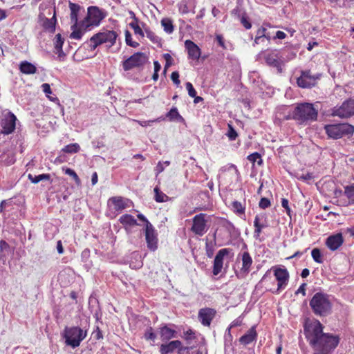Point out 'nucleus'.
Wrapping results in <instances>:
<instances>
[{"label": "nucleus", "mask_w": 354, "mask_h": 354, "mask_svg": "<svg viewBox=\"0 0 354 354\" xmlns=\"http://www.w3.org/2000/svg\"><path fill=\"white\" fill-rule=\"evenodd\" d=\"M324 326L319 320H314L304 327V334L314 354H329L339 342L338 335L323 332Z\"/></svg>", "instance_id": "f257e3e1"}, {"label": "nucleus", "mask_w": 354, "mask_h": 354, "mask_svg": "<svg viewBox=\"0 0 354 354\" xmlns=\"http://www.w3.org/2000/svg\"><path fill=\"white\" fill-rule=\"evenodd\" d=\"M277 115L281 120H294L299 124H307L317 120L318 111L311 103L298 104L294 109L282 106L277 111Z\"/></svg>", "instance_id": "f03ea898"}, {"label": "nucleus", "mask_w": 354, "mask_h": 354, "mask_svg": "<svg viewBox=\"0 0 354 354\" xmlns=\"http://www.w3.org/2000/svg\"><path fill=\"white\" fill-rule=\"evenodd\" d=\"M313 313L319 317H326L331 314L333 303L330 296L323 292L315 293L309 301Z\"/></svg>", "instance_id": "7ed1b4c3"}, {"label": "nucleus", "mask_w": 354, "mask_h": 354, "mask_svg": "<svg viewBox=\"0 0 354 354\" xmlns=\"http://www.w3.org/2000/svg\"><path fill=\"white\" fill-rule=\"evenodd\" d=\"M118 36L117 32L114 30H103L91 37L88 41L90 50H94L97 46L103 44H107V46L110 48L115 44Z\"/></svg>", "instance_id": "20e7f679"}, {"label": "nucleus", "mask_w": 354, "mask_h": 354, "mask_svg": "<svg viewBox=\"0 0 354 354\" xmlns=\"http://www.w3.org/2000/svg\"><path fill=\"white\" fill-rule=\"evenodd\" d=\"M326 133L333 139H339L344 136H351L354 133V127L348 123L326 124L324 127Z\"/></svg>", "instance_id": "39448f33"}, {"label": "nucleus", "mask_w": 354, "mask_h": 354, "mask_svg": "<svg viewBox=\"0 0 354 354\" xmlns=\"http://www.w3.org/2000/svg\"><path fill=\"white\" fill-rule=\"evenodd\" d=\"M86 330H83L79 327L66 328L64 337L66 345L75 348L80 346L81 342L86 336Z\"/></svg>", "instance_id": "423d86ee"}, {"label": "nucleus", "mask_w": 354, "mask_h": 354, "mask_svg": "<svg viewBox=\"0 0 354 354\" xmlns=\"http://www.w3.org/2000/svg\"><path fill=\"white\" fill-rule=\"evenodd\" d=\"M259 57H263L266 63L273 68H276L281 73L282 71V65L285 62V58L281 52L277 50L261 52L259 54Z\"/></svg>", "instance_id": "0eeeda50"}, {"label": "nucleus", "mask_w": 354, "mask_h": 354, "mask_svg": "<svg viewBox=\"0 0 354 354\" xmlns=\"http://www.w3.org/2000/svg\"><path fill=\"white\" fill-rule=\"evenodd\" d=\"M104 17L103 12L98 8L89 7L87 16L81 23V28L86 30L91 26H97Z\"/></svg>", "instance_id": "6e6552de"}, {"label": "nucleus", "mask_w": 354, "mask_h": 354, "mask_svg": "<svg viewBox=\"0 0 354 354\" xmlns=\"http://www.w3.org/2000/svg\"><path fill=\"white\" fill-rule=\"evenodd\" d=\"M147 61L148 57L145 53L138 52L122 62V68L125 71H128L133 68H138L144 66Z\"/></svg>", "instance_id": "1a4fd4ad"}, {"label": "nucleus", "mask_w": 354, "mask_h": 354, "mask_svg": "<svg viewBox=\"0 0 354 354\" xmlns=\"http://www.w3.org/2000/svg\"><path fill=\"white\" fill-rule=\"evenodd\" d=\"M319 77V74L313 75L309 70L302 71L301 75L297 79V84L301 88H310L316 84Z\"/></svg>", "instance_id": "9d476101"}, {"label": "nucleus", "mask_w": 354, "mask_h": 354, "mask_svg": "<svg viewBox=\"0 0 354 354\" xmlns=\"http://www.w3.org/2000/svg\"><path fill=\"white\" fill-rule=\"evenodd\" d=\"M333 115L341 118H348L354 115V99L344 101L340 106L333 110Z\"/></svg>", "instance_id": "9b49d317"}, {"label": "nucleus", "mask_w": 354, "mask_h": 354, "mask_svg": "<svg viewBox=\"0 0 354 354\" xmlns=\"http://www.w3.org/2000/svg\"><path fill=\"white\" fill-rule=\"evenodd\" d=\"M207 214L201 213L193 218L192 231L198 236H203L208 230L207 221L205 219Z\"/></svg>", "instance_id": "f8f14e48"}, {"label": "nucleus", "mask_w": 354, "mask_h": 354, "mask_svg": "<svg viewBox=\"0 0 354 354\" xmlns=\"http://www.w3.org/2000/svg\"><path fill=\"white\" fill-rule=\"evenodd\" d=\"M274 274L277 281V290H272L271 289H266L267 290L272 291V292H279L281 290L285 289L288 285L289 280V273L285 268H276L274 270Z\"/></svg>", "instance_id": "ddd939ff"}, {"label": "nucleus", "mask_w": 354, "mask_h": 354, "mask_svg": "<svg viewBox=\"0 0 354 354\" xmlns=\"http://www.w3.org/2000/svg\"><path fill=\"white\" fill-rule=\"evenodd\" d=\"M145 235L147 248L151 251H155L158 248V238L156 230L151 223H148L145 227Z\"/></svg>", "instance_id": "4468645a"}, {"label": "nucleus", "mask_w": 354, "mask_h": 354, "mask_svg": "<svg viewBox=\"0 0 354 354\" xmlns=\"http://www.w3.org/2000/svg\"><path fill=\"white\" fill-rule=\"evenodd\" d=\"M17 118L16 116L11 112H8L4 117L2 120L1 126L2 130L1 132L3 134H9L11 133L15 129Z\"/></svg>", "instance_id": "2eb2a0df"}, {"label": "nucleus", "mask_w": 354, "mask_h": 354, "mask_svg": "<svg viewBox=\"0 0 354 354\" xmlns=\"http://www.w3.org/2000/svg\"><path fill=\"white\" fill-rule=\"evenodd\" d=\"M230 253V249L223 248L220 250L214 260L213 266V274L214 275H218L222 270L223 266V259L225 256H227Z\"/></svg>", "instance_id": "dca6fc26"}, {"label": "nucleus", "mask_w": 354, "mask_h": 354, "mask_svg": "<svg viewBox=\"0 0 354 354\" xmlns=\"http://www.w3.org/2000/svg\"><path fill=\"white\" fill-rule=\"evenodd\" d=\"M216 314V311L209 308H202L198 312V319L203 326H209Z\"/></svg>", "instance_id": "f3484780"}, {"label": "nucleus", "mask_w": 354, "mask_h": 354, "mask_svg": "<svg viewBox=\"0 0 354 354\" xmlns=\"http://www.w3.org/2000/svg\"><path fill=\"white\" fill-rule=\"evenodd\" d=\"M185 46L187 50L189 58L193 60H198L201 55L200 48L191 40H186Z\"/></svg>", "instance_id": "a211bd4d"}, {"label": "nucleus", "mask_w": 354, "mask_h": 354, "mask_svg": "<svg viewBox=\"0 0 354 354\" xmlns=\"http://www.w3.org/2000/svg\"><path fill=\"white\" fill-rule=\"evenodd\" d=\"M343 243L342 234L330 236L327 239L326 244L331 250H337Z\"/></svg>", "instance_id": "6ab92c4d"}, {"label": "nucleus", "mask_w": 354, "mask_h": 354, "mask_svg": "<svg viewBox=\"0 0 354 354\" xmlns=\"http://www.w3.org/2000/svg\"><path fill=\"white\" fill-rule=\"evenodd\" d=\"M180 345V340H173L167 344H162L160 347V354H171Z\"/></svg>", "instance_id": "aec40b11"}, {"label": "nucleus", "mask_w": 354, "mask_h": 354, "mask_svg": "<svg viewBox=\"0 0 354 354\" xmlns=\"http://www.w3.org/2000/svg\"><path fill=\"white\" fill-rule=\"evenodd\" d=\"M255 328V326L251 327L245 335L240 337L239 342L241 344L248 345L256 339L257 333Z\"/></svg>", "instance_id": "412c9836"}, {"label": "nucleus", "mask_w": 354, "mask_h": 354, "mask_svg": "<svg viewBox=\"0 0 354 354\" xmlns=\"http://www.w3.org/2000/svg\"><path fill=\"white\" fill-rule=\"evenodd\" d=\"M160 336L163 342H167L169 339L176 337V331L169 328L167 326H163L160 328Z\"/></svg>", "instance_id": "4be33fe9"}, {"label": "nucleus", "mask_w": 354, "mask_h": 354, "mask_svg": "<svg viewBox=\"0 0 354 354\" xmlns=\"http://www.w3.org/2000/svg\"><path fill=\"white\" fill-rule=\"evenodd\" d=\"M69 8L71 10V20L73 23L72 28H75L76 26H77V15L79 11L81 9V7L77 3L69 2Z\"/></svg>", "instance_id": "5701e85b"}, {"label": "nucleus", "mask_w": 354, "mask_h": 354, "mask_svg": "<svg viewBox=\"0 0 354 354\" xmlns=\"http://www.w3.org/2000/svg\"><path fill=\"white\" fill-rule=\"evenodd\" d=\"M19 70L26 75H32L37 72L36 66L28 61H23L20 63Z\"/></svg>", "instance_id": "b1692460"}, {"label": "nucleus", "mask_w": 354, "mask_h": 354, "mask_svg": "<svg viewBox=\"0 0 354 354\" xmlns=\"http://www.w3.org/2000/svg\"><path fill=\"white\" fill-rule=\"evenodd\" d=\"M242 268L241 270L243 272L248 273L252 263V259L248 252H244L241 254Z\"/></svg>", "instance_id": "393cba45"}, {"label": "nucleus", "mask_w": 354, "mask_h": 354, "mask_svg": "<svg viewBox=\"0 0 354 354\" xmlns=\"http://www.w3.org/2000/svg\"><path fill=\"white\" fill-rule=\"evenodd\" d=\"M56 21L57 19L55 12L52 18H44L42 26L46 30L53 33L55 31Z\"/></svg>", "instance_id": "a878e982"}, {"label": "nucleus", "mask_w": 354, "mask_h": 354, "mask_svg": "<svg viewBox=\"0 0 354 354\" xmlns=\"http://www.w3.org/2000/svg\"><path fill=\"white\" fill-rule=\"evenodd\" d=\"M109 202H111L113 203L114 209L116 211H121L127 207L125 201L120 196L112 197L109 200Z\"/></svg>", "instance_id": "bb28decb"}, {"label": "nucleus", "mask_w": 354, "mask_h": 354, "mask_svg": "<svg viewBox=\"0 0 354 354\" xmlns=\"http://www.w3.org/2000/svg\"><path fill=\"white\" fill-rule=\"evenodd\" d=\"M64 41V39L62 37L61 34L58 33L55 35V37L54 39V46H55V49L56 50V53L58 54V55L59 57L61 55H64V53L62 50Z\"/></svg>", "instance_id": "cd10ccee"}, {"label": "nucleus", "mask_w": 354, "mask_h": 354, "mask_svg": "<svg viewBox=\"0 0 354 354\" xmlns=\"http://www.w3.org/2000/svg\"><path fill=\"white\" fill-rule=\"evenodd\" d=\"M119 221L124 225L133 226L138 225L137 221L130 214L122 215L120 216Z\"/></svg>", "instance_id": "c85d7f7f"}, {"label": "nucleus", "mask_w": 354, "mask_h": 354, "mask_svg": "<svg viewBox=\"0 0 354 354\" xmlns=\"http://www.w3.org/2000/svg\"><path fill=\"white\" fill-rule=\"evenodd\" d=\"M155 196L154 199L158 203H163L169 201V197L167 196L165 193L160 191V188L156 186L153 189Z\"/></svg>", "instance_id": "c756f323"}, {"label": "nucleus", "mask_w": 354, "mask_h": 354, "mask_svg": "<svg viewBox=\"0 0 354 354\" xmlns=\"http://www.w3.org/2000/svg\"><path fill=\"white\" fill-rule=\"evenodd\" d=\"M344 195L348 200L346 205L354 204V184L344 187Z\"/></svg>", "instance_id": "7c9ffc66"}, {"label": "nucleus", "mask_w": 354, "mask_h": 354, "mask_svg": "<svg viewBox=\"0 0 354 354\" xmlns=\"http://www.w3.org/2000/svg\"><path fill=\"white\" fill-rule=\"evenodd\" d=\"M28 178L31 183L37 184L41 180H49L50 179V175L49 174H42L37 176H33L29 174Z\"/></svg>", "instance_id": "2f4dec72"}, {"label": "nucleus", "mask_w": 354, "mask_h": 354, "mask_svg": "<svg viewBox=\"0 0 354 354\" xmlns=\"http://www.w3.org/2000/svg\"><path fill=\"white\" fill-rule=\"evenodd\" d=\"M161 25L164 28V30L168 33L171 34L174 31V26L172 24V21L171 19L168 18H163L161 20Z\"/></svg>", "instance_id": "473e14b6"}, {"label": "nucleus", "mask_w": 354, "mask_h": 354, "mask_svg": "<svg viewBox=\"0 0 354 354\" xmlns=\"http://www.w3.org/2000/svg\"><path fill=\"white\" fill-rule=\"evenodd\" d=\"M80 147L77 143L69 144L62 149V151L67 153H74L80 151Z\"/></svg>", "instance_id": "72a5a7b5"}, {"label": "nucleus", "mask_w": 354, "mask_h": 354, "mask_svg": "<svg viewBox=\"0 0 354 354\" xmlns=\"http://www.w3.org/2000/svg\"><path fill=\"white\" fill-rule=\"evenodd\" d=\"M232 208L234 212L237 214H243L245 213V206L239 201H234L232 203Z\"/></svg>", "instance_id": "f704fd0d"}, {"label": "nucleus", "mask_w": 354, "mask_h": 354, "mask_svg": "<svg viewBox=\"0 0 354 354\" xmlns=\"http://www.w3.org/2000/svg\"><path fill=\"white\" fill-rule=\"evenodd\" d=\"M167 117L169 118L170 120H183L182 116L179 114L178 109L176 107H173L171 110L167 113Z\"/></svg>", "instance_id": "c9c22d12"}, {"label": "nucleus", "mask_w": 354, "mask_h": 354, "mask_svg": "<svg viewBox=\"0 0 354 354\" xmlns=\"http://www.w3.org/2000/svg\"><path fill=\"white\" fill-rule=\"evenodd\" d=\"M247 158L250 162H252L253 164H254L255 162H257V164L259 165H261L263 163L261 156L257 152H254V153L249 155Z\"/></svg>", "instance_id": "e433bc0d"}, {"label": "nucleus", "mask_w": 354, "mask_h": 354, "mask_svg": "<svg viewBox=\"0 0 354 354\" xmlns=\"http://www.w3.org/2000/svg\"><path fill=\"white\" fill-rule=\"evenodd\" d=\"M62 169L64 171L66 174L71 176L73 178L77 185L81 184V180L74 170L70 168H63Z\"/></svg>", "instance_id": "4c0bfd02"}, {"label": "nucleus", "mask_w": 354, "mask_h": 354, "mask_svg": "<svg viewBox=\"0 0 354 354\" xmlns=\"http://www.w3.org/2000/svg\"><path fill=\"white\" fill-rule=\"evenodd\" d=\"M254 237L256 239H258L262 230L268 226L267 224H259L257 222H254Z\"/></svg>", "instance_id": "58836bf2"}, {"label": "nucleus", "mask_w": 354, "mask_h": 354, "mask_svg": "<svg viewBox=\"0 0 354 354\" xmlns=\"http://www.w3.org/2000/svg\"><path fill=\"white\" fill-rule=\"evenodd\" d=\"M311 255L313 260L318 263H323V259L321 254V251L318 248H314L311 252Z\"/></svg>", "instance_id": "ea45409f"}, {"label": "nucleus", "mask_w": 354, "mask_h": 354, "mask_svg": "<svg viewBox=\"0 0 354 354\" xmlns=\"http://www.w3.org/2000/svg\"><path fill=\"white\" fill-rule=\"evenodd\" d=\"M145 32L147 38H149L153 43L158 44L160 41V39L155 35V33L151 30L146 28Z\"/></svg>", "instance_id": "a19ab883"}, {"label": "nucleus", "mask_w": 354, "mask_h": 354, "mask_svg": "<svg viewBox=\"0 0 354 354\" xmlns=\"http://www.w3.org/2000/svg\"><path fill=\"white\" fill-rule=\"evenodd\" d=\"M125 41L126 44L129 46L136 48L139 46V43L136 41H133V39L131 38V34L129 30H126L125 32Z\"/></svg>", "instance_id": "79ce46f5"}, {"label": "nucleus", "mask_w": 354, "mask_h": 354, "mask_svg": "<svg viewBox=\"0 0 354 354\" xmlns=\"http://www.w3.org/2000/svg\"><path fill=\"white\" fill-rule=\"evenodd\" d=\"M241 24L246 28V29H250L252 27V24L250 21H249V19L246 15L245 12H243L239 19Z\"/></svg>", "instance_id": "37998d69"}, {"label": "nucleus", "mask_w": 354, "mask_h": 354, "mask_svg": "<svg viewBox=\"0 0 354 354\" xmlns=\"http://www.w3.org/2000/svg\"><path fill=\"white\" fill-rule=\"evenodd\" d=\"M144 337L147 340L154 341L156 338V335L153 332V328L151 327H149L147 328Z\"/></svg>", "instance_id": "c03bdc74"}, {"label": "nucleus", "mask_w": 354, "mask_h": 354, "mask_svg": "<svg viewBox=\"0 0 354 354\" xmlns=\"http://www.w3.org/2000/svg\"><path fill=\"white\" fill-rule=\"evenodd\" d=\"M73 32L70 35V37L74 39H80L82 37V32L80 29H77V26L75 28H72Z\"/></svg>", "instance_id": "a18cd8bd"}, {"label": "nucleus", "mask_w": 354, "mask_h": 354, "mask_svg": "<svg viewBox=\"0 0 354 354\" xmlns=\"http://www.w3.org/2000/svg\"><path fill=\"white\" fill-rule=\"evenodd\" d=\"M130 26L133 29L134 33L136 35H139L142 37H144L145 33L143 30L140 28V27L138 25L137 23L131 22L130 23Z\"/></svg>", "instance_id": "49530a36"}, {"label": "nucleus", "mask_w": 354, "mask_h": 354, "mask_svg": "<svg viewBox=\"0 0 354 354\" xmlns=\"http://www.w3.org/2000/svg\"><path fill=\"white\" fill-rule=\"evenodd\" d=\"M268 279H271L270 270H267V272L264 274V275L263 276V277L261 278L260 281L257 285L256 288H261V286H262L263 283L266 282Z\"/></svg>", "instance_id": "de8ad7c7"}, {"label": "nucleus", "mask_w": 354, "mask_h": 354, "mask_svg": "<svg viewBox=\"0 0 354 354\" xmlns=\"http://www.w3.org/2000/svg\"><path fill=\"white\" fill-rule=\"evenodd\" d=\"M227 136L230 140H234L237 138L238 133L231 125H229V130Z\"/></svg>", "instance_id": "09e8293b"}, {"label": "nucleus", "mask_w": 354, "mask_h": 354, "mask_svg": "<svg viewBox=\"0 0 354 354\" xmlns=\"http://www.w3.org/2000/svg\"><path fill=\"white\" fill-rule=\"evenodd\" d=\"M205 250H206V254L209 258H211L213 256L214 254V246L212 243H209L208 241L206 242L205 244Z\"/></svg>", "instance_id": "8fccbe9b"}, {"label": "nucleus", "mask_w": 354, "mask_h": 354, "mask_svg": "<svg viewBox=\"0 0 354 354\" xmlns=\"http://www.w3.org/2000/svg\"><path fill=\"white\" fill-rule=\"evenodd\" d=\"M266 219H267V216H266V214H257L255 216L254 222H257V223H259V224H267Z\"/></svg>", "instance_id": "3c124183"}, {"label": "nucleus", "mask_w": 354, "mask_h": 354, "mask_svg": "<svg viewBox=\"0 0 354 354\" xmlns=\"http://www.w3.org/2000/svg\"><path fill=\"white\" fill-rule=\"evenodd\" d=\"M186 88L187 89L188 94L190 97H194L196 95V91L194 89L193 85L190 82L186 83Z\"/></svg>", "instance_id": "603ef678"}, {"label": "nucleus", "mask_w": 354, "mask_h": 354, "mask_svg": "<svg viewBox=\"0 0 354 354\" xmlns=\"http://www.w3.org/2000/svg\"><path fill=\"white\" fill-rule=\"evenodd\" d=\"M163 57L166 61V64L165 66V71H164V73H165L167 68H169L172 64V57L169 53L164 54Z\"/></svg>", "instance_id": "864d4df0"}, {"label": "nucleus", "mask_w": 354, "mask_h": 354, "mask_svg": "<svg viewBox=\"0 0 354 354\" xmlns=\"http://www.w3.org/2000/svg\"><path fill=\"white\" fill-rule=\"evenodd\" d=\"M259 207L261 209H266L270 206V201L267 198H262L259 203Z\"/></svg>", "instance_id": "5fc2aeb1"}, {"label": "nucleus", "mask_w": 354, "mask_h": 354, "mask_svg": "<svg viewBox=\"0 0 354 354\" xmlns=\"http://www.w3.org/2000/svg\"><path fill=\"white\" fill-rule=\"evenodd\" d=\"M8 248L9 245L5 241H0V257H2L5 255L3 252L4 251L8 250Z\"/></svg>", "instance_id": "6e6d98bb"}, {"label": "nucleus", "mask_w": 354, "mask_h": 354, "mask_svg": "<svg viewBox=\"0 0 354 354\" xmlns=\"http://www.w3.org/2000/svg\"><path fill=\"white\" fill-rule=\"evenodd\" d=\"M183 337L187 341H192L195 339L194 333L192 330L189 329L185 332H184Z\"/></svg>", "instance_id": "4d7b16f0"}, {"label": "nucleus", "mask_w": 354, "mask_h": 354, "mask_svg": "<svg viewBox=\"0 0 354 354\" xmlns=\"http://www.w3.org/2000/svg\"><path fill=\"white\" fill-rule=\"evenodd\" d=\"M165 166L163 165V163H162V162H158V163L157 164L155 169H154V171H155V174H156V176H158L160 173H162L164 170H165Z\"/></svg>", "instance_id": "13d9d810"}, {"label": "nucleus", "mask_w": 354, "mask_h": 354, "mask_svg": "<svg viewBox=\"0 0 354 354\" xmlns=\"http://www.w3.org/2000/svg\"><path fill=\"white\" fill-rule=\"evenodd\" d=\"M171 79L176 85L178 86L180 84L179 73L177 71H174L171 73Z\"/></svg>", "instance_id": "bf43d9fd"}, {"label": "nucleus", "mask_w": 354, "mask_h": 354, "mask_svg": "<svg viewBox=\"0 0 354 354\" xmlns=\"http://www.w3.org/2000/svg\"><path fill=\"white\" fill-rule=\"evenodd\" d=\"M281 206L286 209L288 215L290 216V208L288 206V201L286 198H282L281 201Z\"/></svg>", "instance_id": "052dcab7"}, {"label": "nucleus", "mask_w": 354, "mask_h": 354, "mask_svg": "<svg viewBox=\"0 0 354 354\" xmlns=\"http://www.w3.org/2000/svg\"><path fill=\"white\" fill-rule=\"evenodd\" d=\"M42 91L46 93V96L52 93L50 86L48 84L44 83L41 85Z\"/></svg>", "instance_id": "680f3d73"}, {"label": "nucleus", "mask_w": 354, "mask_h": 354, "mask_svg": "<svg viewBox=\"0 0 354 354\" xmlns=\"http://www.w3.org/2000/svg\"><path fill=\"white\" fill-rule=\"evenodd\" d=\"M298 178L304 181L310 180L313 178V175L312 173H307L306 174L301 175Z\"/></svg>", "instance_id": "e2e57ef3"}, {"label": "nucleus", "mask_w": 354, "mask_h": 354, "mask_svg": "<svg viewBox=\"0 0 354 354\" xmlns=\"http://www.w3.org/2000/svg\"><path fill=\"white\" fill-rule=\"evenodd\" d=\"M266 32H267V30L265 28L261 27L258 29V30L257 32V36L260 37L263 39V37L266 36Z\"/></svg>", "instance_id": "0e129e2a"}, {"label": "nucleus", "mask_w": 354, "mask_h": 354, "mask_svg": "<svg viewBox=\"0 0 354 354\" xmlns=\"http://www.w3.org/2000/svg\"><path fill=\"white\" fill-rule=\"evenodd\" d=\"M286 34L284 32L278 30L276 32V35H275V37H274V39H283L286 38Z\"/></svg>", "instance_id": "69168bd1"}, {"label": "nucleus", "mask_w": 354, "mask_h": 354, "mask_svg": "<svg viewBox=\"0 0 354 354\" xmlns=\"http://www.w3.org/2000/svg\"><path fill=\"white\" fill-rule=\"evenodd\" d=\"M306 286L305 283H302L296 292L297 293H301L304 296L306 295Z\"/></svg>", "instance_id": "338daca9"}, {"label": "nucleus", "mask_w": 354, "mask_h": 354, "mask_svg": "<svg viewBox=\"0 0 354 354\" xmlns=\"http://www.w3.org/2000/svg\"><path fill=\"white\" fill-rule=\"evenodd\" d=\"M189 350L188 347L183 346L182 342H180V345L177 348V351L178 354H182L184 351Z\"/></svg>", "instance_id": "774afa93"}]
</instances>
